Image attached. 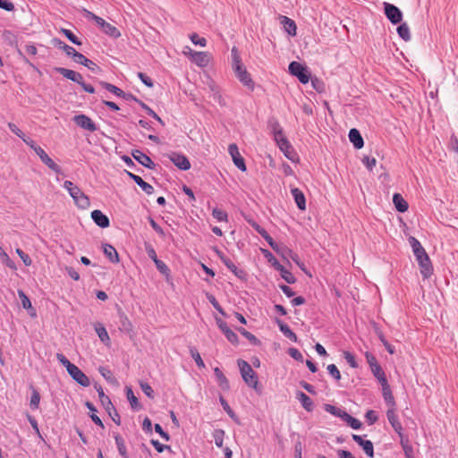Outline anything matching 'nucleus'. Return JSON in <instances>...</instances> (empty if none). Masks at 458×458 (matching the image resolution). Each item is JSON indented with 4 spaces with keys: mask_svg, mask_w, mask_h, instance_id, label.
Listing matches in <instances>:
<instances>
[{
    "mask_svg": "<svg viewBox=\"0 0 458 458\" xmlns=\"http://www.w3.org/2000/svg\"><path fill=\"white\" fill-rule=\"evenodd\" d=\"M114 440H115V444H116L119 454L123 458H129L123 438L119 434H116L114 436Z\"/></svg>",
    "mask_w": 458,
    "mask_h": 458,
    "instance_id": "obj_34",
    "label": "nucleus"
},
{
    "mask_svg": "<svg viewBox=\"0 0 458 458\" xmlns=\"http://www.w3.org/2000/svg\"><path fill=\"white\" fill-rule=\"evenodd\" d=\"M238 366L241 371L243 381L256 392L260 393V387H259V380L257 373L253 370L251 366L243 360H238Z\"/></svg>",
    "mask_w": 458,
    "mask_h": 458,
    "instance_id": "obj_4",
    "label": "nucleus"
},
{
    "mask_svg": "<svg viewBox=\"0 0 458 458\" xmlns=\"http://www.w3.org/2000/svg\"><path fill=\"white\" fill-rule=\"evenodd\" d=\"M273 267L280 272L282 278L288 284H294L296 282L295 276L283 265H281L278 260H275Z\"/></svg>",
    "mask_w": 458,
    "mask_h": 458,
    "instance_id": "obj_19",
    "label": "nucleus"
},
{
    "mask_svg": "<svg viewBox=\"0 0 458 458\" xmlns=\"http://www.w3.org/2000/svg\"><path fill=\"white\" fill-rule=\"evenodd\" d=\"M103 251H104V254L108 258V259L112 263L119 262V260H120L119 255H118L116 250L111 244L104 243L103 244Z\"/></svg>",
    "mask_w": 458,
    "mask_h": 458,
    "instance_id": "obj_29",
    "label": "nucleus"
},
{
    "mask_svg": "<svg viewBox=\"0 0 458 458\" xmlns=\"http://www.w3.org/2000/svg\"><path fill=\"white\" fill-rule=\"evenodd\" d=\"M85 405L91 411L90 418L94 423L104 428V424L101 419L96 414L97 409L94 404L90 402H86Z\"/></svg>",
    "mask_w": 458,
    "mask_h": 458,
    "instance_id": "obj_39",
    "label": "nucleus"
},
{
    "mask_svg": "<svg viewBox=\"0 0 458 458\" xmlns=\"http://www.w3.org/2000/svg\"><path fill=\"white\" fill-rule=\"evenodd\" d=\"M154 263L156 265L157 269L162 275L165 276L166 277H168L170 276V269H169V267L166 266V264L165 262H163L160 259H157Z\"/></svg>",
    "mask_w": 458,
    "mask_h": 458,
    "instance_id": "obj_51",
    "label": "nucleus"
},
{
    "mask_svg": "<svg viewBox=\"0 0 458 458\" xmlns=\"http://www.w3.org/2000/svg\"><path fill=\"white\" fill-rule=\"evenodd\" d=\"M277 326L279 327L280 331L284 334L285 337L290 339L291 341L296 343L298 341V337L294 332L289 327L287 324L283 322L282 320L276 318V320Z\"/></svg>",
    "mask_w": 458,
    "mask_h": 458,
    "instance_id": "obj_24",
    "label": "nucleus"
},
{
    "mask_svg": "<svg viewBox=\"0 0 458 458\" xmlns=\"http://www.w3.org/2000/svg\"><path fill=\"white\" fill-rule=\"evenodd\" d=\"M384 13L393 24H399L403 20L402 11L393 4L384 2Z\"/></svg>",
    "mask_w": 458,
    "mask_h": 458,
    "instance_id": "obj_7",
    "label": "nucleus"
},
{
    "mask_svg": "<svg viewBox=\"0 0 458 458\" xmlns=\"http://www.w3.org/2000/svg\"><path fill=\"white\" fill-rule=\"evenodd\" d=\"M373 376L378 380L380 384L387 381L386 374L379 364L370 367Z\"/></svg>",
    "mask_w": 458,
    "mask_h": 458,
    "instance_id": "obj_36",
    "label": "nucleus"
},
{
    "mask_svg": "<svg viewBox=\"0 0 458 458\" xmlns=\"http://www.w3.org/2000/svg\"><path fill=\"white\" fill-rule=\"evenodd\" d=\"M120 324H121L120 329L122 331H124L126 333H130L131 331L132 325H131V321L129 320V318L123 314L120 316Z\"/></svg>",
    "mask_w": 458,
    "mask_h": 458,
    "instance_id": "obj_46",
    "label": "nucleus"
},
{
    "mask_svg": "<svg viewBox=\"0 0 458 458\" xmlns=\"http://www.w3.org/2000/svg\"><path fill=\"white\" fill-rule=\"evenodd\" d=\"M54 45L58 47L59 49H62L68 56H72L73 60L76 58V55H78L79 52H77L72 47L68 46L64 42H63L61 39L54 38L53 40Z\"/></svg>",
    "mask_w": 458,
    "mask_h": 458,
    "instance_id": "obj_25",
    "label": "nucleus"
},
{
    "mask_svg": "<svg viewBox=\"0 0 458 458\" xmlns=\"http://www.w3.org/2000/svg\"><path fill=\"white\" fill-rule=\"evenodd\" d=\"M126 395H127V399L130 402V404L132 409L137 410V409L140 408L138 399L134 395L131 387H128V386L126 387Z\"/></svg>",
    "mask_w": 458,
    "mask_h": 458,
    "instance_id": "obj_44",
    "label": "nucleus"
},
{
    "mask_svg": "<svg viewBox=\"0 0 458 458\" xmlns=\"http://www.w3.org/2000/svg\"><path fill=\"white\" fill-rule=\"evenodd\" d=\"M55 71L56 72H58L59 74L63 75L64 77H65L66 79L71 80V81L75 76V72H76L75 71H72V70H70L67 68H64V67H55Z\"/></svg>",
    "mask_w": 458,
    "mask_h": 458,
    "instance_id": "obj_52",
    "label": "nucleus"
},
{
    "mask_svg": "<svg viewBox=\"0 0 458 458\" xmlns=\"http://www.w3.org/2000/svg\"><path fill=\"white\" fill-rule=\"evenodd\" d=\"M400 437V444L407 456H409V454L412 452V447L409 444V439L406 436H404L403 433L399 435Z\"/></svg>",
    "mask_w": 458,
    "mask_h": 458,
    "instance_id": "obj_49",
    "label": "nucleus"
},
{
    "mask_svg": "<svg viewBox=\"0 0 458 458\" xmlns=\"http://www.w3.org/2000/svg\"><path fill=\"white\" fill-rule=\"evenodd\" d=\"M296 397L307 411H311L313 410V402L306 394L301 391H298Z\"/></svg>",
    "mask_w": 458,
    "mask_h": 458,
    "instance_id": "obj_31",
    "label": "nucleus"
},
{
    "mask_svg": "<svg viewBox=\"0 0 458 458\" xmlns=\"http://www.w3.org/2000/svg\"><path fill=\"white\" fill-rule=\"evenodd\" d=\"M31 396H30V407L31 410H37L39 405L40 402V394L37 389H35L33 386H31Z\"/></svg>",
    "mask_w": 458,
    "mask_h": 458,
    "instance_id": "obj_42",
    "label": "nucleus"
},
{
    "mask_svg": "<svg viewBox=\"0 0 458 458\" xmlns=\"http://www.w3.org/2000/svg\"><path fill=\"white\" fill-rule=\"evenodd\" d=\"M408 241H409L411 247L412 248V251H413L416 259L427 254L425 249L422 247L420 242L415 237L410 236Z\"/></svg>",
    "mask_w": 458,
    "mask_h": 458,
    "instance_id": "obj_27",
    "label": "nucleus"
},
{
    "mask_svg": "<svg viewBox=\"0 0 458 458\" xmlns=\"http://www.w3.org/2000/svg\"><path fill=\"white\" fill-rule=\"evenodd\" d=\"M133 158L141 165L148 169H154L156 165L151 158L139 149L133 150L131 153Z\"/></svg>",
    "mask_w": 458,
    "mask_h": 458,
    "instance_id": "obj_15",
    "label": "nucleus"
},
{
    "mask_svg": "<svg viewBox=\"0 0 458 458\" xmlns=\"http://www.w3.org/2000/svg\"><path fill=\"white\" fill-rule=\"evenodd\" d=\"M67 372L72 377V378L81 386L86 387L90 385L89 378L76 365L71 367V369Z\"/></svg>",
    "mask_w": 458,
    "mask_h": 458,
    "instance_id": "obj_10",
    "label": "nucleus"
},
{
    "mask_svg": "<svg viewBox=\"0 0 458 458\" xmlns=\"http://www.w3.org/2000/svg\"><path fill=\"white\" fill-rule=\"evenodd\" d=\"M221 261L224 263V265L232 271L235 276L238 277H241L240 274L242 273V270L238 271L237 267L234 265V263L227 257L225 256H220Z\"/></svg>",
    "mask_w": 458,
    "mask_h": 458,
    "instance_id": "obj_38",
    "label": "nucleus"
},
{
    "mask_svg": "<svg viewBox=\"0 0 458 458\" xmlns=\"http://www.w3.org/2000/svg\"><path fill=\"white\" fill-rule=\"evenodd\" d=\"M95 389L98 394L99 400L102 405L106 408V411L111 415V410L114 411V406L113 405L110 398L105 394L103 388L101 386L95 384Z\"/></svg>",
    "mask_w": 458,
    "mask_h": 458,
    "instance_id": "obj_20",
    "label": "nucleus"
},
{
    "mask_svg": "<svg viewBox=\"0 0 458 458\" xmlns=\"http://www.w3.org/2000/svg\"><path fill=\"white\" fill-rule=\"evenodd\" d=\"M63 186L69 192L78 208L85 209L89 207V197L77 185L71 181H65Z\"/></svg>",
    "mask_w": 458,
    "mask_h": 458,
    "instance_id": "obj_3",
    "label": "nucleus"
},
{
    "mask_svg": "<svg viewBox=\"0 0 458 458\" xmlns=\"http://www.w3.org/2000/svg\"><path fill=\"white\" fill-rule=\"evenodd\" d=\"M324 410L327 412H328L335 417L340 418L342 420L346 422L353 429H359L361 428L362 424L358 419L353 418L347 411H345L344 410H343L341 408H338V407L329 404V403H326V404H324Z\"/></svg>",
    "mask_w": 458,
    "mask_h": 458,
    "instance_id": "obj_5",
    "label": "nucleus"
},
{
    "mask_svg": "<svg viewBox=\"0 0 458 458\" xmlns=\"http://www.w3.org/2000/svg\"><path fill=\"white\" fill-rule=\"evenodd\" d=\"M212 216L217 221V222H224V221H227V214L226 212H225L224 210L222 209H219L217 208H214L213 211H212Z\"/></svg>",
    "mask_w": 458,
    "mask_h": 458,
    "instance_id": "obj_53",
    "label": "nucleus"
},
{
    "mask_svg": "<svg viewBox=\"0 0 458 458\" xmlns=\"http://www.w3.org/2000/svg\"><path fill=\"white\" fill-rule=\"evenodd\" d=\"M349 140L353 144V146L358 149L361 148L364 145L363 139L357 129L353 128L350 130Z\"/></svg>",
    "mask_w": 458,
    "mask_h": 458,
    "instance_id": "obj_28",
    "label": "nucleus"
},
{
    "mask_svg": "<svg viewBox=\"0 0 458 458\" xmlns=\"http://www.w3.org/2000/svg\"><path fill=\"white\" fill-rule=\"evenodd\" d=\"M140 106L142 109H144L147 114L150 116H152L154 119H156L159 123L162 125H165V123L163 120L157 115V114L152 110L148 105H146L144 102H140Z\"/></svg>",
    "mask_w": 458,
    "mask_h": 458,
    "instance_id": "obj_50",
    "label": "nucleus"
},
{
    "mask_svg": "<svg viewBox=\"0 0 458 458\" xmlns=\"http://www.w3.org/2000/svg\"><path fill=\"white\" fill-rule=\"evenodd\" d=\"M289 72L298 78L300 82L302 84H306L309 82L310 79V73L308 71L307 67L301 64L299 62L293 61L289 64Z\"/></svg>",
    "mask_w": 458,
    "mask_h": 458,
    "instance_id": "obj_6",
    "label": "nucleus"
},
{
    "mask_svg": "<svg viewBox=\"0 0 458 458\" xmlns=\"http://www.w3.org/2000/svg\"><path fill=\"white\" fill-rule=\"evenodd\" d=\"M190 354L199 368L205 367L204 361L202 360L199 352L195 347H190Z\"/></svg>",
    "mask_w": 458,
    "mask_h": 458,
    "instance_id": "obj_45",
    "label": "nucleus"
},
{
    "mask_svg": "<svg viewBox=\"0 0 458 458\" xmlns=\"http://www.w3.org/2000/svg\"><path fill=\"white\" fill-rule=\"evenodd\" d=\"M81 12L86 18L94 21L102 30V31L106 35L114 38H117L121 36V33L118 30V29L115 26L110 24L109 22H106L103 18L96 15L92 12L87 10L86 8H81Z\"/></svg>",
    "mask_w": 458,
    "mask_h": 458,
    "instance_id": "obj_2",
    "label": "nucleus"
},
{
    "mask_svg": "<svg viewBox=\"0 0 458 458\" xmlns=\"http://www.w3.org/2000/svg\"><path fill=\"white\" fill-rule=\"evenodd\" d=\"M36 154L49 169L56 174L62 173L61 167L53 161L42 148H36Z\"/></svg>",
    "mask_w": 458,
    "mask_h": 458,
    "instance_id": "obj_13",
    "label": "nucleus"
},
{
    "mask_svg": "<svg viewBox=\"0 0 458 458\" xmlns=\"http://www.w3.org/2000/svg\"><path fill=\"white\" fill-rule=\"evenodd\" d=\"M74 62L77 64H81L87 67L89 70H90L93 72H98L100 71L99 66L94 63L93 61L87 58L82 54L79 53L78 55H76V58L74 59Z\"/></svg>",
    "mask_w": 458,
    "mask_h": 458,
    "instance_id": "obj_23",
    "label": "nucleus"
},
{
    "mask_svg": "<svg viewBox=\"0 0 458 458\" xmlns=\"http://www.w3.org/2000/svg\"><path fill=\"white\" fill-rule=\"evenodd\" d=\"M140 388L142 392L148 397L153 399L155 397L154 390L150 386V385L147 382H140Z\"/></svg>",
    "mask_w": 458,
    "mask_h": 458,
    "instance_id": "obj_55",
    "label": "nucleus"
},
{
    "mask_svg": "<svg viewBox=\"0 0 458 458\" xmlns=\"http://www.w3.org/2000/svg\"><path fill=\"white\" fill-rule=\"evenodd\" d=\"M382 386V394L386 403L389 406L388 409H395V402L394 395L392 394V390L388 382L380 384Z\"/></svg>",
    "mask_w": 458,
    "mask_h": 458,
    "instance_id": "obj_22",
    "label": "nucleus"
},
{
    "mask_svg": "<svg viewBox=\"0 0 458 458\" xmlns=\"http://www.w3.org/2000/svg\"><path fill=\"white\" fill-rule=\"evenodd\" d=\"M98 371L103 376V377H105V379L106 381L111 382V383L114 381V377L111 370H109L107 368L101 366V367H99Z\"/></svg>",
    "mask_w": 458,
    "mask_h": 458,
    "instance_id": "obj_58",
    "label": "nucleus"
},
{
    "mask_svg": "<svg viewBox=\"0 0 458 458\" xmlns=\"http://www.w3.org/2000/svg\"><path fill=\"white\" fill-rule=\"evenodd\" d=\"M416 259L419 263L420 274L422 275L423 278L424 279L429 278L433 273V267H432V264H431L428 255L426 254V255L421 256Z\"/></svg>",
    "mask_w": 458,
    "mask_h": 458,
    "instance_id": "obj_12",
    "label": "nucleus"
},
{
    "mask_svg": "<svg viewBox=\"0 0 458 458\" xmlns=\"http://www.w3.org/2000/svg\"><path fill=\"white\" fill-rule=\"evenodd\" d=\"M95 331L98 334L100 341L106 344H110V337L106 327L101 323H96L94 326Z\"/></svg>",
    "mask_w": 458,
    "mask_h": 458,
    "instance_id": "obj_33",
    "label": "nucleus"
},
{
    "mask_svg": "<svg viewBox=\"0 0 458 458\" xmlns=\"http://www.w3.org/2000/svg\"><path fill=\"white\" fill-rule=\"evenodd\" d=\"M99 85L101 87H103L104 89H106V90H108L109 92L114 94L115 96L121 98L123 90H122L121 89H119L118 87H116L115 85L114 84H111L109 82H106V81H99Z\"/></svg>",
    "mask_w": 458,
    "mask_h": 458,
    "instance_id": "obj_40",
    "label": "nucleus"
},
{
    "mask_svg": "<svg viewBox=\"0 0 458 458\" xmlns=\"http://www.w3.org/2000/svg\"><path fill=\"white\" fill-rule=\"evenodd\" d=\"M352 439L356 442L360 447H362L364 453L370 458L374 456V446L373 443L370 440H365L362 437L359 435H352Z\"/></svg>",
    "mask_w": 458,
    "mask_h": 458,
    "instance_id": "obj_14",
    "label": "nucleus"
},
{
    "mask_svg": "<svg viewBox=\"0 0 458 458\" xmlns=\"http://www.w3.org/2000/svg\"><path fill=\"white\" fill-rule=\"evenodd\" d=\"M167 157L169 160L179 169L186 171L191 168V163L185 155L178 152H171Z\"/></svg>",
    "mask_w": 458,
    "mask_h": 458,
    "instance_id": "obj_8",
    "label": "nucleus"
},
{
    "mask_svg": "<svg viewBox=\"0 0 458 458\" xmlns=\"http://www.w3.org/2000/svg\"><path fill=\"white\" fill-rule=\"evenodd\" d=\"M56 359L64 367L66 368L67 371L74 365L63 353H56Z\"/></svg>",
    "mask_w": 458,
    "mask_h": 458,
    "instance_id": "obj_57",
    "label": "nucleus"
},
{
    "mask_svg": "<svg viewBox=\"0 0 458 458\" xmlns=\"http://www.w3.org/2000/svg\"><path fill=\"white\" fill-rule=\"evenodd\" d=\"M344 357L352 368H353V369L358 368V363H357L355 357L352 353H351L350 352H344Z\"/></svg>",
    "mask_w": 458,
    "mask_h": 458,
    "instance_id": "obj_62",
    "label": "nucleus"
},
{
    "mask_svg": "<svg viewBox=\"0 0 458 458\" xmlns=\"http://www.w3.org/2000/svg\"><path fill=\"white\" fill-rule=\"evenodd\" d=\"M17 293H18V296H19V298L21 300L22 308L25 309V310L31 309L32 305H31L30 300L25 294V293L22 290H18Z\"/></svg>",
    "mask_w": 458,
    "mask_h": 458,
    "instance_id": "obj_48",
    "label": "nucleus"
},
{
    "mask_svg": "<svg viewBox=\"0 0 458 458\" xmlns=\"http://www.w3.org/2000/svg\"><path fill=\"white\" fill-rule=\"evenodd\" d=\"M281 23L284 26V30L291 36L296 35V24L293 20L286 17V16H281Z\"/></svg>",
    "mask_w": 458,
    "mask_h": 458,
    "instance_id": "obj_30",
    "label": "nucleus"
},
{
    "mask_svg": "<svg viewBox=\"0 0 458 458\" xmlns=\"http://www.w3.org/2000/svg\"><path fill=\"white\" fill-rule=\"evenodd\" d=\"M61 32L74 45L81 46V41L76 37L73 32L67 29H61Z\"/></svg>",
    "mask_w": 458,
    "mask_h": 458,
    "instance_id": "obj_47",
    "label": "nucleus"
},
{
    "mask_svg": "<svg viewBox=\"0 0 458 458\" xmlns=\"http://www.w3.org/2000/svg\"><path fill=\"white\" fill-rule=\"evenodd\" d=\"M94 223L101 228H107L110 225L109 218L102 211L96 209L91 212Z\"/></svg>",
    "mask_w": 458,
    "mask_h": 458,
    "instance_id": "obj_17",
    "label": "nucleus"
},
{
    "mask_svg": "<svg viewBox=\"0 0 458 458\" xmlns=\"http://www.w3.org/2000/svg\"><path fill=\"white\" fill-rule=\"evenodd\" d=\"M16 253L21 259L25 266L29 267L31 265L32 260L28 254H26L23 250H21V249H17Z\"/></svg>",
    "mask_w": 458,
    "mask_h": 458,
    "instance_id": "obj_63",
    "label": "nucleus"
},
{
    "mask_svg": "<svg viewBox=\"0 0 458 458\" xmlns=\"http://www.w3.org/2000/svg\"><path fill=\"white\" fill-rule=\"evenodd\" d=\"M231 53L233 58L232 66L235 76L245 87L252 90L254 89V81H252L248 71L242 66V59L237 47H233Z\"/></svg>",
    "mask_w": 458,
    "mask_h": 458,
    "instance_id": "obj_1",
    "label": "nucleus"
},
{
    "mask_svg": "<svg viewBox=\"0 0 458 458\" xmlns=\"http://www.w3.org/2000/svg\"><path fill=\"white\" fill-rule=\"evenodd\" d=\"M207 299L208 300V301L212 304V306L219 312L221 313L223 316H225V313L223 310V308L221 307V305L219 304V302L216 301V297L212 294H209L208 293L207 294Z\"/></svg>",
    "mask_w": 458,
    "mask_h": 458,
    "instance_id": "obj_54",
    "label": "nucleus"
},
{
    "mask_svg": "<svg viewBox=\"0 0 458 458\" xmlns=\"http://www.w3.org/2000/svg\"><path fill=\"white\" fill-rule=\"evenodd\" d=\"M386 417L394 430L398 434V436L401 435L403 433V426L399 421L395 409H388L386 411Z\"/></svg>",
    "mask_w": 458,
    "mask_h": 458,
    "instance_id": "obj_16",
    "label": "nucleus"
},
{
    "mask_svg": "<svg viewBox=\"0 0 458 458\" xmlns=\"http://www.w3.org/2000/svg\"><path fill=\"white\" fill-rule=\"evenodd\" d=\"M190 38L194 45H199L200 47H206L207 45V39L205 38H200L197 33H192L190 36Z\"/></svg>",
    "mask_w": 458,
    "mask_h": 458,
    "instance_id": "obj_59",
    "label": "nucleus"
},
{
    "mask_svg": "<svg viewBox=\"0 0 458 458\" xmlns=\"http://www.w3.org/2000/svg\"><path fill=\"white\" fill-rule=\"evenodd\" d=\"M214 374H215V376L216 377L218 385L223 389H228L229 388V382H228L226 377L222 372V370L219 368L216 367V368L214 369Z\"/></svg>",
    "mask_w": 458,
    "mask_h": 458,
    "instance_id": "obj_35",
    "label": "nucleus"
},
{
    "mask_svg": "<svg viewBox=\"0 0 458 458\" xmlns=\"http://www.w3.org/2000/svg\"><path fill=\"white\" fill-rule=\"evenodd\" d=\"M237 330L242 335L247 338L250 341V343L252 344L253 345L260 344V341L253 334L247 331L245 328L238 327Z\"/></svg>",
    "mask_w": 458,
    "mask_h": 458,
    "instance_id": "obj_41",
    "label": "nucleus"
},
{
    "mask_svg": "<svg viewBox=\"0 0 458 458\" xmlns=\"http://www.w3.org/2000/svg\"><path fill=\"white\" fill-rule=\"evenodd\" d=\"M226 337V339L233 344H238V336L231 329H226L225 330V334H224Z\"/></svg>",
    "mask_w": 458,
    "mask_h": 458,
    "instance_id": "obj_61",
    "label": "nucleus"
},
{
    "mask_svg": "<svg viewBox=\"0 0 458 458\" xmlns=\"http://www.w3.org/2000/svg\"><path fill=\"white\" fill-rule=\"evenodd\" d=\"M328 373L335 379L340 380L341 379V373L335 364H329L327 368Z\"/></svg>",
    "mask_w": 458,
    "mask_h": 458,
    "instance_id": "obj_60",
    "label": "nucleus"
},
{
    "mask_svg": "<svg viewBox=\"0 0 458 458\" xmlns=\"http://www.w3.org/2000/svg\"><path fill=\"white\" fill-rule=\"evenodd\" d=\"M128 176L133 180V182L139 185L141 190L148 195H151L154 192V188L149 183L146 182L140 176L136 175L131 172H127Z\"/></svg>",
    "mask_w": 458,
    "mask_h": 458,
    "instance_id": "obj_18",
    "label": "nucleus"
},
{
    "mask_svg": "<svg viewBox=\"0 0 458 458\" xmlns=\"http://www.w3.org/2000/svg\"><path fill=\"white\" fill-rule=\"evenodd\" d=\"M228 152L233 159V164L235 166L240 169L242 172L246 171V165L244 162L243 157L239 152V148L235 143H232L228 147Z\"/></svg>",
    "mask_w": 458,
    "mask_h": 458,
    "instance_id": "obj_9",
    "label": "nucleus"
},
{
    "mask_svg": "<svg viewBox=\"0 0 458 458\" xmlns=\"http://www.w3.org/2000/svg\"><path fill=\"white\" fill-rule=\"evenodd\" d=\"M219 401H220V403H221L223 409L228 414V416L234 420L235 419V413L231 409V407L229 406L227 401L223 396H220Z\"/></svg>",
    "mask_w": 458,
    "mask_h": 458,
    "instance_id": "obj_56",
    "label": "nucleus"
},
{
    "mask_svg": "<svg viewBox=\"0 0 458 458\" xmlns=\"http://www.w3.org/2000/svg\"><path fill=\"white\" fill-rule=\"evenodd\" d=\"M291 193L295 200V203L299 209L305 210L306 209V199L303 192L298 188H293L291 190Z\"/></svg>",
    "mask_w": 458,
    "mask_h": 458,
    "instance_id": "obj_26",
    "label": "nucleus"
},
{
    "mask_svg": "<svg viewBox=\"0 0 458 458\" xmlns=\"http://www.w3.org/2000/svg\"><path fill=\"white\" fill-rule=\"evenodd\" d=\"M191 56L192 62H194L199 67H206L209 62V55L207 52H197L191 50Z\"/></svg>",
    "mask_w": 458,
    "mask_h": 458,
    "instance_id": "obj_21",
    "label": "nucleus"
},
{
    "mask_svg": "<svg viewBox=\"0 0 458 458\" xmlns=\"http://www.w3.org/2000/svg\"><path fill=\"white\" fill-rule=\"evenodd\" d=\"M393 202L399 212H405L409 208L407 201L399 193L394 194Z\"/></svg>",
    "mask_w": 458,
    "mask_h": 458,
    "instance_id": "obj_32",
    "label": "nucleus"
},
{
    "mask_svg": "<svg viewBox=\"0 0 458 458\" xmlns=\"http://www.w3.org/2000/svg\"><path fill=\"white\" fill-rule=\"evenodd\" d=\"M145 250L148 258L154 262L158 259L155 249L149 243H145Z\"/></svg>",
    "mask_w": 458,
    "mask_h": 458,
    "instance_id": "obj_64",
    "label": "nucleus"
},
{
    "mask_svg": "<svg viewBox=\"0 0 458 458\" xmlns=\"http://www.w3.org/2000/svg\"><path fill=\"white\" fill-rule=\"evenodd\" d=\"M212 436L214 437L216 445L217 447H223L225 431L220 428L215 429L212 433Z\"/></svg>",
    "mask_w": 458,
    "mask_h": 458,
    "instance_id": "obj_43",
    "label": "nucleus"
},
{
    "mask_svg": "<svg viewBox=\"0 0 458 458\" xmlns=\"http://www.w3.org/2000/svg\"><path fill=\"white\" fill-rule=\"evenodd\" d=\"M397 33L399 35L400 38H402L404 41H410L411 40V33H410V29L407 25V23L403 22V23H401L398 27H397Z\"/></svg>",
    "mask_w": 458,
    "mask_h": 458,
    "instance_id": "obj_37",
    "label": "nucleus"
},
{
    "mask_svg": "<svg viewBox=\"0 0 458 458\" xmlns=\"http://www.w3.org/2000/svg\"><path fill=\"white\" fill-rule=\"evenodd\" d=\"M73 122L79 127L94 132L98 130L96 123L86 114H78L73 117Z\"/></svg>",
    "mask_w": 458,
    "mask_h": 458,
    "instance_id": "obj_11",
    "label": "nucleus"
}]
</instances>
